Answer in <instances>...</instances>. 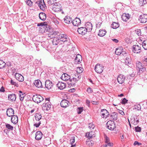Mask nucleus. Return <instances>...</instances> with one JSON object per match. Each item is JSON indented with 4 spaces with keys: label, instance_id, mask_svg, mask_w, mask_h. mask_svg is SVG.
I'll return each mask as SVG.
<instances>
[{
    "label": "nucleus",
    "instance_id": "6",
    "mask_svg": "<svg viewBox=\"0 0 147 147\" xmlns=\"http://www.w3.org/2000/svg\"><path fill=\"white\" fill-rule=\"evenodd\" d=\"M42 108L44 110H49L53 109V106L50 104V103L48 102L46 103L43 106Z\"/></svg>",
    "mask_w": 147,
    "mask_h": 147
},
{
    "label": "nucleus",
    "instance_id": "35",
    "mask_svg": "<svg viewBox=\"0 0 147 147\" xmlns=\"http://www.w3.org/2000/svg\"><path fill=\"white\" fill-rule=\"evenodd\" d=\"M122 52V49L121 48H117L116 49L115 53L118 55H120Z\"/></svg>",
    "mask_w": 147,
    "mask_h": 147
},
{
    "label": "nucleus",
    "instance_id": "10",
    "mask_svg": "<svg viewBox=\"0 0 147 147\" xmlns=\"http://www.w3.org/2000/svg\"><path fill=\"white\" fill-rule=\"evenodd\" d=\"M125 76L123 75H119L117 78L118 82L120 84H122L124 82L125 80Z\"/></svg>",
    "mask_w": 147,
    "mask_h": 147
},
{
    "label": "nucleus",
    "instance_id": "19",
    "mask_svg": "<svg viewBox=\"0 0 147 147\" xmlns=\"http://www.w3.org/2000/svg\"><path fill=\"white\" fill-rule=\"evenodd\" d=\"M86 27H85L86 30L87 32H90L92 29V24L90 22H87L85 25Z\"/></svg>",
    "mask_w": 147,
    "mask_h": 147
},
{
    "label": "nucleus",
    "instance_id": "57",
    "mask_svg": "<svg viewBox=\"0 0 147 147\" xmlns=\"http://www.w3.org/2000/svg\"><path fill=\"white\" fill-rule=\"evenodd\" d=\"M105 144L110 143L109 142V139L108 138L106 137V138H105Z\"/></svg>",
    "mask_w": 147,
    "mask_h": 147
},
{
    "label": "nucleus",
    "instance_id": "18",
    "mask_svg": "<svg viewBox=\"0 0 147 147\" xmlns=\"http://www.w3.org/2000/svg\"><path fill=\"white\" fill-rule=\"evenodd\" d=\"M15 77L16 79L19 82H23L24 80L23 76L20 74L16 73Z\"/></svg>",
    "mask_w": 147,
    "mask_h": 147
},
{
    "label": "nucleus",
    "instance_id": "48",
    "mask_svg": "<svg viewBox=\"0 0 147 147\" xmlns=\"http://www.w3.org/2000/svg\"><path fill=\"white\" fill-rule=\"evenodd\" d=\"M103 111L105 114V116H104L105 118H107L109 115V113L108 112V111Z\"/></svg>",
    "mask_w": 147,
    "mask_h": 147
},
{
    "label": "nucleus",
    "instance_id": "53",
    "mask_svg": "<svg viewBox=\"0 0 147 147\" xmlns=\"http://www.w3.org/2000/svg\"><path fill=\"white\" fill-rule=\"evenodd\" d=\"M127 101L128 100L125 98H124L123 99L121 103L122 104H124L127 103Z\"/></svg>",
    "mask_w": 147,
    "mask_h": 147
},
{
    "label": "nucleus",
    "instance_id": "51",
    "mask_svg": "<svg viewBox=\"0 0 147 147\" xmlns=\"http://www.w3.org/2000/svg\"><path fill=\"white\" fill-rule=\"evenodd\" d=\"M82 68L81 67H78L77 69V72L79 73H81L82 72Z\"/></svg>",
    "mask_w": 147,
    "mask_h": 147
},
{
    "label": "nucleus",
    "instance_id": "4",
    "mask_svg": "<svg viewBox=\"0 0 147 147\" xmlns=\"http://www.w3.org/2000/svg\"><path fill=\"white\" fill-rule=\"evenodd\" d=\"M104 67L102 65L97 64L95 66L94 69L95 71L97 73L100 74L103 71Z\"/></svg>",
    "mask_w": 147,
    "mask_h": 147
},
{
    "label": "nucleus",
    "instance_id": "17",
    "mask_svg": "<svg viewBox=\"0 0 147 147\" xmlns=\"http://www.w3.org/2000/svg\"><path fill=\"white\" fill-rule=\"evenodd\" d=\"M61 78L64 81L70 80V76L67 74L64 73L61 76Z\"/></svg>",
    "mask_w": 147,
    "mask_h": 147
},
{
    "label": "nucleus",
    "instance_id": "5",
    "mask_svg": "<svg viewBox=\"0 0 147 147\" xmlns=\"http://www.w3.org/2000/svg\"><path fill=\"white\" fill-rule=\"evenodd\" d=\"M141 45H134L132 48L133 51L135 53H138L141 52Z\"/></svg>",
    "mask_w": 147,
    "mask_h": 147
},
{
    "label": "nucleus",
    "instance_id": "37",
    "mask_svg": "<svg viewBox=\"0 0 147 147\" xmlns=\"http://www.w3.org/2000/svg\"><path fill=\"white\" fill-rule=\"evenodd\" d=\"M142 46L145 50H147V39L145 40L142 43Z\"/></svg>",
    "mask_w": 147,
    "mask_h": 147
},
{
    "label": "nucleus",
    "instance_id": "23",
    "mask_svg": "<svg viewBox=\"0 0 147 147\" xmlns=\"http://www.w3.org/2000/svg\"><path fill=\"white\" fill-rule=\"evenodd\" d=\"M42 134L40 131H37L35 134V139L36 140H39L42 138Z\"/></svg>",
    "mask_w": 147,
    "mask_h": 147
},
{
    "label": "nucleus",
    "instance_id": "15",
    "mask_svg": "<svg viewBox=\"0 0 147 147\" xmlns=\"http://www.w3.org/2000/svg\"><path fill=\"white\" fill-rule=\"evenodd\" d=\"M34 84L37 88H43L42 82L39 80H35Z\"/></svg>",
    "mask_w": 147,
    "mask_h": 147
},
{
    "label": "nucleus",
    "instance_id": "14",
    "mask_svg": "<svg viewBox=\"0 0 147 147\" xmlns=\"http://www.w3.org/2000/svg\"><path fill=\"white\" fill-rule=\"evenodd\" d=\"M70 104L69 102L66 100H63L61 101L60 105L61 107L63 108H66Z\"/></svg>",
    "mask_w": 147,
    "mask_h": 147
},
{
    "label": "nucleus",
    "instance_id": "54",
    "mask_svg": "<svg viewBox=\"0 0 147 147\" xmlns=\"http://www.w3.org/2000/svg\"><path fill=\"white\" fill-rule=\"evenodd\" d=\"M53 21L55 25H57L59 24V21L56 18H54L53 20Z\"/></svg>",
    "mask_w": 147,
    "mask_h": 147
},
{
    "label": "nucleus",
    "instance_id": "22",
    "mask_svg": "<svg viewBox=\"0 0 147 147\" xmlns=\"http://www.w3.org/2000/svg\"><path fill=\"white\" fill-rule=\"evenodd\" d=\"M82 60V59L81 56L80 54H78L76 55L75 59V63L76 64H79Z\"/></svg>",
    "mask_w": 147,
    "mask_h": 147
},
{
    "label": "nucleus",
    "instance_id": "2",
    "mask_svg": "<svg viewBox=\"0 0 147 147\" xmlns=\"http://www.w3.org/2000/svg\"><path fill=\"white\" fill-rule=\"evenodd\" d=\"M106 126L109 130H113L115 127L116 125L113 121L109 120L107 123Z\"/></svg>",
    "mask_w": 147,
    "mask_h": 147
},
{
    "label": "nucleus",
    "instance_id": "63",
    "mask_svg": "<svg viewBox=\"0 0 147 147\" xmlns=\"http://www.w3.org/2000/svg\"><path fill=\"white\" fill-rule=\"evenodd\" d=\"M140 1L142 2V3L143 4H145L146 3V0H140Z\"/></svg>",
    "mask_w": 147,
    "mask_h": 147
},
{
    "label": "nucleus",
    "instance_id": "46",
    "mask_svg": "<svg viewBox=\"0 0 147 147\" xmlns=\"http://www.w3.org/2000/svg\"><path fill=\"white\" fill-rule=\"evenodd\" d=\"M113 146V144L110 143H109L106 144H105L102 147H111Z\"/></svg>",
    "mask_w": 147,
    "mask_h": 147
},
{
    "label": "nucleus",
    "instance_id": "8",
    "mask_svg": "<svg viewBox=\"0 0 147 147\" xmlns=\"http://www.w3.org/2000/svg\"><path fill=\"white\" fill-rule=\"evenodd\" d=\"M139 20L142 23H146L147 21V15L142 14L140 15Z\"/></svg>",
    "mask_w": 147,
    "mask_h": 147
},
{
    "label": "nucleus",
    "instance_id": "16",
    "mask_svg": "<svg viewBox=\"0 0 147 147\" xmlns=\"http://www.w3.org/2000/svg\"><path fill=\"white\" fill-rule=\"evenodd\" d=\"M38 6L42 10H44L45 9L46 7L44 0H40V1H39Z\"/></svg>",
    "mask_w": 147,
    "mask_h": 147
},
{
    "label": "nucleus",
    "instance_id": "27",
    "mask_svg": "<svg viewBox=\"0 0 147 147\" xmlns=\"http://www.w3.org/2000/svg\"><path fill=\"white\" fill-rule=\"evenodd\" d=\"M117 115V113L113 112L111 114V119L115 120H116L118 118Z\"/></svg>",
    "mask_w": 147,
    "mask_h": 147
},
{
    "label": "nucleus",
    "instance_id": "30",
    "mask_svg": "<svg viewBox=\"0 0 147 147\" xmlns=\"http://www.w3.org/2000/svg\"><path fill=\"white\" fill-rule=\"evenodd\" d=\"M93 132L92 131H91V132L87 133L86 134V136L88 138V139L92 138L93 137L95 136L93 134Z\"/></svg>",
    "mask_w": 147,
    "mask_h": 147
},
{
    "label": "nucleus",
    "instance_id": "7",
    "mask_svg": "<svg viewBox=\"0 0 147 147\" xmlns=\"http://www.w3.org/2000/svg\"><path fill=\"white\" fill-rule=\"evenodd\" d=\"M61 5L58 3H55L53 5V10L56 12H58L61 10Z\"/></svg>",
    "mask_w": 147,
    "mask_h": 147
},
{
    "label": "nucleus",
    "instance_id": "34",
    "mask_svg": "<svg viewBox=\"0 0 147 147\" xmlns=\"http://www.w3.org/2000/svg\"><path fill=\"white\" fill-rule=\"evenodd\" d=\"M86 144L89 146H92V145L94 144V142L90 139H88L86 142Z\"/></svg>",
    "mask_w": 147,
    "mask_h": 147
},
{
    "label": "nucleus",
    "instance_id": "13",
    "mask_svg": "<svg viewBox=\"0 0 147 147\" xmlns=\"http://www.w3.org/2000/svg\"><path fill=\"white\" fill-rule=\"evenodd\" d=\"M73 25L75 26H78L80 25L81 21L80 18H76L72 21Z\"/></svg>",
    "mask_w": 147,
    "mask_h": 147
},
{
    "label": "nucleus",
    "instance_id": "38",
    "mask_svg": "<svg viewBox=\"0 0 147 147\" xmlns=\"http://www.w3.org/2000/svg\"><path fill=\"white\" fill-rule=\"evenodd\" d=\"M7 115L8 116L11 117L14 115V111H6Z\"/></svg>",
    "mask_w": 147,
    "mask_h": 147
},
{
    "label": "nucleus",
    "instance_id": "44",
    "mask_svg": "<svg viewBox=\"0 0 147 147\" xmlns=\"http://www.w3.org/2000/svg\"><path fill=\"white\" fill-rule=\"evenodd\" d=\"M6 127L8 129L11 130L13 129V127L9 124H7L5 125Z\"/></svg>",
    "mask_w": 147,
    "mask_h": 147
},
{
    "label": "nucleus",
    "instance_id": "55",
    "mask_svg": "<svg viewBox=\"0 0 147 147\" xmlns=\"http://www.w3.org/2000/svg\"><path fill=\"white\" fill-rule=\"evenodd\" d=\"M135 128L136 131L140 132L141 131V128L140 127H135Z\"/></svg>",
    "mask_w": 147,
    "mask_h": 147
},
{
    "label": "nucleus",
    "instance_id": "39",
    "mask_svg": "<svg viewBox=\"0 0 147 147\" xmlns=\"http://www.w3.org/2000/svg\"><path fill=\"white\" fill-rule=\"evenodd\" d=\"M78 79L75 78H73L72 80L70 79V81L71 83V86L74 85L75 84V82H76V81H78Z\"/></svg>",
    "mask_w": 147,
    "mask_h": 147
},
{
    "label": "nucleus",
    "instance_id": "49",
    "mask_svg": "<svg viewBox=\"0 0 147 147\" xmlns=\"http://www.w3.org/2000/svg\"><path fill=\"white\" fill-rule=\"evenodd\" d=\"M95 127L94 125L92 123H90L88 125V127L91 129H94Z\"/></svg>",
    "mask_w": 147,
    "mask_h": 147
},
{
    "label": "nucleus",
    "instance_id": "58",
    "mask_svg": "<svg viewBox=\"0 0 147 147\" xmlns=\"http://www.w3.org/2000/svg\"><path fill=\"white\" fill-rule=\"evenodd\" d=\"M41 124L40 121H39L38 122V123H35L34 124V126H35L36 127H38L40 124Z\"/></svg>",
    "mask_w": 147,
    "mask_h": 147
},
{
    "label": "nucleus",
    "instance_id": "31",
    "mask_svg": "<svg viewBox=\"0 0 147 147\" xmlns=\"http://www.w3.org/2000/svg\"><path fill=\"white\" fill-rule=\"evenodd\" d=\"M141 106L139 104L135 105L133 107V109L135 110H141Z\"/></svg>",
    "mask_w": 147,
    "mask_h": 147
},
{
    "label": "nucleus",
    "instance_id": "40",
    "mask_svg": "<svg viewBox=\"0 0 147 147\" xmlns=\"http://www.w3.org/2000/svg\"><path fill=\"white\" fill-rule=\"evenodd\" d=\"M5 63L3 60H0V69L3 68L5 65Z\"/></svg>",
    "mask_w": 147,
    "mask_h": 147
},
{
    "label": "nucleus",
    "instance_id": "1",
    "mask_svg": "<svg viewBox=\"0 0 147 147\" xmlns=\"http://www.w3.org/2000/svg\"><path fill=\"white\" fill-rule=\"evenodd\" d=\"M58 40L59 41H62L64 43L67 45H69L70 40L67 36L64 34H61L57 38Z\"/></svg>",
    "mask_w": 147,
    "mask_h": 147
},
{
    "label": "nucleus",
    "instance_id": "64",
    "mask_svg": "<svg viewBox=\"0 0 147 147\" xmlns=\"http://www.w3.org/2000/svg\"><path fill=\"white\" fill-rule=\"evenodd\" d=\"M91 102L93 105H98V102L94 101H92V102Z\"/></svg>",
    "mask_w": 147,
    "mask_h": 147
},
{
    "label": "nucleus",
    "instance_id": "59",
    "mask_svg": "<svg viewBox=\"0 0 147 147\" xmlns=\"http://www.w3.org/2000/svg\"><path fill=\"white\" fill-rule=\"evenodd\" d=\"M19 96H20V100H21V101L23 100H24V95L23 94L22 95L20 94L19 95Z\"/></svg>",
    "mask_w": 147,
    "mask_h": 147
},
{
    "label": "nucleus",
    "instance_id": "29",
    "mask_svg": "<svg viewBox=\"0 0 147 147\" xmlns=\"http://www.w3.org/2000/svg\"><path fill=\"white\" fill-rule=\"evenodd\" d=\"M64 20L65 23L67 24H69L71 22H72V19L69 17H65L64 18Z\"/></svg>",
    "mask_w": 147,
    "mask_h": 147
},
{
    "label": "nucleus",
    "instance_id": "28",
    "mask_svg": "<svg viewBox=\"0 0 147 147\" xmlns=\"http://www.w3.org/2000/svg\"><path fill=\"white\" fill-rule=\"evenodd\" d=\"M106 31L105 30L100 29L99 30L98 35L100 36H103L106 34Z\"/></svg>",
    "mask_w": 147,
    "mask_h": 147
},
{
    "label": "nucleus",
    "instance_id": "25",
    "mask_svg": "<svg viewBox=\"0 0 147 147\" xmlns=\"http://www.w3.org/2000/svg\"><path fill=\"white\" fill-rule=\"evenodd\" d=\"M39 16L40 19L42 21H45L46 18V15L44 13H40L39 14Z\"/></svg>",
    "mask_w": 147,
    "mask_h": 147
},
{
    "label": "nucleus",
    "instance_id": "24",
    "mask_svg": "<svg viewBox=\"0 0 147 147\" xmlns=\"http://www.w3.org/2000/svg\"><path fill=\"white\" fill-rule=\"evenodd\" d=\"M11 122L13 124H16L18 122V117L15 115L13 116L11 118Z\"/></svg>",
    "mask_w": 147,
    "mask_h": 147
},
{
    "label": "nucleus",
    "instance_id": "61",
    "mask_svg": "<svg viewBox=\"0 0 147 147\" xmlns=\"http://www.w3.org/2000/svg\"><path fill=\"white\" fill-rule=\"evenodd\" d=\"M146 69L145 67H144L143 66L141 67V68L139 69L140 71H141L142 72H144L146 71Z\"/></svg>",
    "mask_w": 147,
    "mask_h": 147
},
{
    "label": "nucleus",
    "instance_id": "56",
    "mask_svg": "<svg viewBox=\"0 0 147 147\" xmlns=\"http://www.w3.org/2000/svg\"><path fill=\"white\" fill-rule=\"evenodd\" d=\"M87 91L88 93H91L92 92V89L90 87H89L87 89Z\"/></svg>",
    "mask_w": 147,
    "mask_h": 147
},
{
    "label": "nucleus",
    "instance_id": "21",
    "mask_svg": "<svg viewBox=\"0 0 147 147\" xmlns=\"http://www.w3.org/2000/svg\"><path fill=\"white\" fill-rule=\"evenodd\" d=\"M37 26H41L42 27V28L41 27V29H42V28H45V30L47 31L48 30V27H49V26L47 24V23L45 22L38 23L37 24Z\"/></svg>",
    "mask_w": 147,
    "mask_h": 147
},
{
    "label": "nucleus",
    "instance_id": "11",
    "mask_svg": "<svg viewBox=\"0 0 147 147\" xmlns=\"http://www.w3.org/2000/svg\"><path fill=\"white\" fill-rule=\"evenodd\" d=\"M78 32L79 34L82 35H85L87 32L85 27H82L78 28Z\"/></svg>",
    "mask_w": 147,
    "mask_h": 147
},
{
    "label": "nucleus",
    "instance_id": "20",
    "mask_svg": "<svg viewBox=\"0 0 147 147\" xmlns=\"http://www.w3.org/2000/svg\"><path fill=\"white\" fill-rule=\"evenodd\" d=\"M57 86L60 90L63 89L66 86L65 83L60 82H59L57 84Z\"/></svg>",
    "mask_w": 147,
    "mask_h": 147
},
{
    "label": "nucleus",
    "instance_id": "62",
    "mask_svg": "<svg viewBox=\"0 0 147 147\" xmlns=\"http://www.w3.org/2000/svg\"><path fill=\"white\" fill-rule=\"evenodd\" d=\"M134 76H135V75H134V74H131V75H129L128 76V77L129 79H131V77H134Z\"/></svg>",
    "mask_w": 147,
    "mask_h": 147
},
{
    "label": "nucleus",
    "instance_id": "33",
    "mask_svg": "<svg viewBox=\"0 0 147 147\" xmlns=\"http://www.w3.org/2000/svg\"><path fill=\"white\" fill-rule=\"evenodd\" d=\"M119 26V24L116 22H113L111 25V27L113 29H116L118 28Z\"/></svg>",
    "mask_w": 147,
    "mask_h": 147
},
{
    "label": "nucleus",
    "instance_id": "42",
    "mask_svg": "<svg viewBox=\"0 0 147 147\" xmlns=\"http://www.w3.org/2000/svg\"><path fill=\"white\" fill-rule=\"evenodd\" d=\"M136 67L138 68L139 69L141 68V67L143 66L142 63L139 61H137L136 63Z\"/></svg>",
    "mask_w": 147,
    "mask_h": 147
},
{
    "label": "nucleus",
    "instance_id": "36",
    "mask_svg": "<svg viewBox=\"0 0 147 147\" xmlns=\"http://www.w3.org/2000/svg\"><path fill=\"white\" fill-rule=\"evenodd\" d=\"M35 117L36 120L37 121H39L41 119L42 116L41 114L38 113H36L35 115Z\"/></svg>",
    "mask_w": 147,
    "mask_h": 147
},
{
    "label": "nucleus",
    "instance_id": "12",
    "mask_svg": "<svg viewBox=\"0 0 147 147\" xmlns=\"http://www.w3.org/2000/svg\"><path fill=\"white\" fill-rule=\"evenodd\" d=\"M121 18L124 21L127 22L130 18V15L128 13H124L122 15Z\"/></svg>",
    "mask_w": 147,
    "mask_h": 147
},
{
    "label": "nucleus",
    "instance_id": "60",
    "mask_svg": "<svg viewBox=\"0 0 147 147\" xmlns=\"http://www.w3.org/2000/svg\"><path fill=\"white\" fill-rule=\"evenodd\" d=\"M134 146L136 145H137L138 146H140L142 144L141 143L138 142L137 141H136L134 142Z\"/></svg>",
    "mask_w": 147,
    "mask_h": 147
},
{
    "label": "nucleus",
    "instance_id": "41",
    "mask_svg": "<svg viewBox=\"0 0 147 147\" xmlns=\"http://www.w3.org/2000/svg\"><path fill=\"white\" fill-rule=\"evenodd\" d=\"M125 62L126 65L131 64V58L130 57H127L125 60Z\"/></svg>",
    "mask_w": 147,
    "mask_h": 147
},
{
    "label": "nucleus",
    "instance_id": "3",
    "mask_svg": "<svg viewBox=\"0 0 147 147\" xmlns=\"http://www.w3.org/2000/svg\"><path fill=\"white\" fill-rule=\"evenodd\" d=\"M32 99L34 102L37 103H40L44 99L41 96L38 94H36L33 96Z\"/></svg>",
    "mask_w": 147,
    "mask_h": 147
},
{
    "label": "nucleus",
    "instance_id": "32",
    "mask_svg": "<svg viewBox=\"0 0 147 147\" xmlns=\"http://www.w3.org/2000/svg\"><path fill=\"white\" fill-rule=\"evenodd\" d=\"M75 137H72L70 140V143L71 144V147H73L76 146V144H74L75 142Z\"/></svg>",
    "mask_w": 147,
    "mask_h": 147
},
{
    "label": "nucleus",
    "instance_id": "47",
    "mask_svg": "<svg viewBox=\"0 0 147 147\" xmlns=\"http://www.w3.org/2000/svg\"><path fill=\"white\" fill-rule=\"evenodd\" d=\"M56 0H48V3L49 5H51L54 3V2Z\"/></svg>",
    "mask_w": 147,
    "mask_h": 147
},
{
    "label": "nucleus",
    "instance_id": "50",
    "mask_svg": "<svg viewBox=\"0 0 147 147\" xmlns=\"http://www.w3.org/2000/svg\"><path fill=\"white\" fill-rule=\"evenodd\" d=\"M57 40H58L57 38H56L55 39H54L52 42L53 44L55 45H57L58 44V42L57 41Z\"/></svg>",
    "mask_w": 147,
    "mask_h": 147
},
{
    "label": "nucleus",
    "instance_id": "52",
    "mask_svg": "<svg viewBox=\"0 0 147 147\" xmlns=\"http://www.w3.org/2000/svg\"><path fill=\"white\" fill-rule=\"evenodd\" d=\"M26 3L28 6H31L32 5V2L30 0H28L26 2Z\"/></svg>",
    "mask_w": 147,
    "mask_h": 147
},
{
    "label": "nucleus",
    "instance_id": "26",
    "mask_svg": "<svg viewBox=\"0 0 147 147\" xmlns=\"http://www.w3.org/2000/svg\"><path fill=\"white\" fill-rule=\"evenodd\" d=\"M16 97V95L14 94H12L8 96V98L9 100L11 101H13L15 100Z\"/></svg>",
    "mask_w": 147,
    "mask_h": 147
},
{
    "label": "nucleus",
    "instance_id": "45",
    "mask_svg": "<svg viewBox=\"0 0 147 147\" xmlns=\"http://www.w3.org/2000/svg\"><path fill=\"white\" fill-rule=\"evenodd\" d=\"M11 84L14 85L16 87H18V85L15 82H14L12 80H11L10 81Z\"/></svg>",
    "mask_w": 147,
    "mask_h": 147
},
{
    "label": "nucleus",
    "instance_id": "9",
    "mask_svg": "<svg viewBox=\"0 0 147 147\" xmlns=\"http://www.w3.org/2000/svg\"><path fill=\"white\" fill-rule=\"evenodd\" d=\"M45 88L49 90L53 87V84L51 81L49 80H47L45 82Z\"/></svg>",
    "mask_w": 147,
    "mask_h": 147
},
{
    "label": "nucleus",
    "instance_id": "43",
    "mask_svg": "<svg viewBox=\"0 0 147 147\" xmlns=\"http://www.w3.org/2000/svg\"><path fill=\"white\" fill-rule=\"evenodd\" d=\"M142 62L144 65H147V58L144 57L142 58Z\"/></svg>",
    "mask_w": 147,
    "mask_h": 147
}]
</instances>
